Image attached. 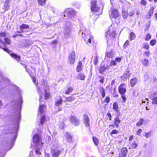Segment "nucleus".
<instances>
[{"mask_svg":"<svg viewBox=\"0 0 157 157\" xmlns=\"http://www.w3.org/2000/svg\"><path fill=\"white\" fill-rule=\"evenodd\" d=\"M121 122V120L118 117H117L115 119L114 124L117 126V127H118L119 126V124Z\"/></svg>","mask_w":157,"mask_h":157,"instance_id":"bb28decb","label":"nucleus"},{"mask_svg":"<svg viewBox=\"0 0 157 157\" xmlns=\"http://www.w3.org/2000/svg\"><path fill=\"white\" fill-rule=\"evenodd\" d=\"M99 78H100V82H101V83H103L104 80V78L102 76H100Z\"/></svg>","mask_w":157,"mask_h":157,"instance_id":"4d7b16f0","label":"nucleus"},{"mask_svg":"<svg viewBox=\"0 0 157 157\" xmlns=\"http://www.w3.org/2000/svg\"><path fill=\"white\" fill-rule=\"evenodd\" d=\"M60 153V151L59 150L56 149L52 150L51 151L52 157H58Z\"/></svg>","mask_w":157,"mask_h":157,"instance_id":"4468645a","label":"nucleus"},{"mask_svg":"<svg viewBox=\"0 0 157 157\" xmlns=\"http://www.w3.org/2000/svg\"><path fill=\"white\" fill-rule=\"evenodd\" d=\"M70 119L71 123L77 126L79 125V121L75 117L71 116L70 117Z\"/></svg>","mask_w":157,"mask_h":157,"instance_id":"9b49d317","label":"nucleus"},{"mask_svg":"<svg viewBox=\"0 0 157 157\" xmlns=\"http://www.w3.org/2000/svg\"><path fill=\"white\" fill-rule=\"evenodd\" d=\"M75 52L74 51H72L69 54L68 62L70 64H73L75 62Z\"/></svg>","mask_w":157,"mask_h":157,"instance_id":"39448f33","label":"nucleus"},{"mask_svg":"<svg viewBox=\"0 0 157 157\" xmlns=\"http://www.w3.org/2000/svg\"><path fill=\"white\" fill-rule=\"evenodd\" d=\"M151 38V36L149 34H148L147 35L146 37L145 38V40L146 41H147L149 40Z\"/></svg>","mask_w":157,"mask_h":157,"instance_id":"3c124183","label":"nucleus"},{"mask_svg":"<svg viewBox=\"0 0 157 157\" xmlns=\"http://www.w3.org/2000/svg\"><path fill=\"white\" fill-rule=\"evenodd\" d=\"M4 80H5V82H6L8 84H9V83H10V81L9 80V79L6 78H4Z\"/></svg>","mask_w":157,"mask_h":157,"instance_id":"052dcab7","label":"nucleus"},{"mask_svg":"<svg viewBox=\"0 0 157 157\" xmlns=\"http://www.w3.org/2000/svg\"><path fill=\"white\" fill-rule=\"evenodd\" d=\"M150 133L149 132H147V133H146L145 135V136L146 138H148L150 136Z\"/></svg>","mask_w":157,"mask_h":157,"instance_id":"338daca9","label":"nucleus"},{"mask_svg":"<svg viewBox=\"0 0 157 157\" xmlns=\"http://www.w3.org/2000/svg\"><path fill=\"white\" fill-rule=\"evenodd\" d=\"M152 104H157V98L155 97L152 99Z\"/></svg>","mask_w":157,"mask_h":157,"instance_id":"de8ad7c7","label":"nucleus"},{"mask_svg":"<svg viewBox=\"0 0 157 157\" xmlns=\"http://www.w3.org/2000/svg\"><path fill=\"white\" fill-rule=\"evenodd\" d=\"M75 14L76 12L74 10L71 8H69L65 11L64 16L66 15L68 17L71 18L75 16Z\"/></svg>","mask_w":157,"mask_h":157,"instance_id":"20e7f679","label":"nucleus"},{"mask_svg":"<svg viewBox=\"0 0 157 157\" xmlns=\"http://www.w3.org/2000/svg\"><path fill=\"white\" fill-rule=\"evenodd\" d=\"M138 82V79L136 78H134L131 80L130 83L132 87H133L135 84H136Z\"/></svg>","mask_w":157,"mask_h":157,"instance_id":"4be33fe9","label":"nucleus"},{"mask_svg":"<svg viewBox=\"0 0 157 157\" xmlns=\"http://www.w3.org/2000/svg\"><path fill=\"white\" fill-rule=\"evenodd\" d=\"M119 107L117 102L114 103L113 104V109L115 110H117Z\"/></svg>","mask_w":157,"mask_h":157,"instance_id":"ea45409f","label":"nucleus"},{"mask_svg":"<svg viewBox=\"0 0 157 157\" xmlns=\"http://www.w3.org/2000/svg\"><path fill=\"white\" fill-rule=\"evenodd\" d=\"M3 40L4 41V42L2 43V44H4V43H6L7 44H9L10 43V40L9 38H4L3 39Z\"/></svg>","mask_w":157,"mask_h":157,"instance_id":"2f4dec72","label":"nucleus"},{"mask_svg":"<svg viewBox=\"0 0 157 157\" xmlns=\"http://www.w3.org/2000/svg\"><path fill=\"white\" fill-rule=\"evenodd\" d=\"M37 90L38 92L39 93V94H40V88L39 87H37ZM42 95L40 94V99H39V101L40 103V105L39 108V112H40V114H41L43 113L44 111V109L45 108V105H41V99H42Z\"/></svg>","mask_w":157,"mask_h":157,"instance_id":"423d86ee","label":"nucleus"},{"mask_svg":"<svg viewBox=\"0 0 157 157\" xmlns=\"http://www.w3.org/2000/svg\"><path fill=\"white\" fill-rule=\"evenodd\" d=\"M129 44V41H128V40H127L124 44V47L126 48Z\"/></svg>","mask_w":157,"mask_h":157,"instance_id":"603ef678","label":"nucleus"},{"mask_svg":"<svg viewBox=\"0 0 157 157\" xmlns=\"http://www.w3.org/2000/svg\"><path fill=\"white\" fill-rule=\"evenodd\" d=\"M121 97L123 100V102H125L126 100V98L125 94H121Z\"/></svg>","mask_w":157,"mask_h":157,"instance_id":"49530a36","label":"nucleus"},{"mask_svg":"<svg viewBox=\"0 0 157 157\" xmlns=\"http://www.w3.org/2000/svg\"><path fill=\"white\" fill-rule=\"evenodd\" d=\"M4 51H6L9 53L10 55L13 58L16 59L17 60H19L20 59V56H17V55L12 53V52L10 51L8 48H3Z\"/></svg>","mask_w":157,"mask_h":157,"instance_id":"1a4fd4ad","label":"nucleus"},{"mask_svg":"<svg viewBox=\"0 0 157 157\" xmlns=\"http://www.w3.org/2000/svg\"><path fill=\"white\" fill-rule=\"evenodd\" d=\"M109 15L111 19L117 18L119 17L120 14L117 9H113L111 10V12L109 13Z\"/></svg>","mask_w":157,"mask_h":157,"instance_id":"0eeeda50","label":"nucleus"},{"mask_svg":"<svg viewBox=\"0 0 157 157\" xmlns=\"http://www.w3.org/2000/svg\"><path fill=\"white\" fill-rule=\"evenodd\" d=\"M71 28V23L70 21L67 22L65 27L64 32L65 37L66 38H68L70 36Z\"/></svg>","mask_w":157,"mask_h":157,"instance_id":"f03ea898","label":"nucleus"},{"mask_svg":"<svg viewBox=\"0 0 157 157\" xmlns=\"http://www.w3.org/2000/svg\"><path fill=\"white\" fill-rule=\"evenodd\" d=\"M44 92L45 93V99L46 100L48 99L50 96V94L49 93L48 89V87L44 90Z\"/></svg>","mask_w":157,"mask_h":157,"instance_id":"b1692460","label":"nucleus"},{"mask_svg":"<svg viewBox=\"0 0 157 157\" xmlns=\"http://www.w3.org/2000/svg\"><path fill=\"white\" fill-rule=\"evenodd\" d=\"M141 3L144 5H145L146 4V0H141Z\"/></svg>","mask_w":157,"mask_h":157,"instance_id":"680f3d73","label":"nucleus"},{"mask_svg":"<svg viewBox=\"0 0 157 157\" xmlns=\"http://www.w3.org/2000/svg\"><path fill=\"white\" fill-rule=\"evenodd\" d=\"M122 15L124 19L127 18L128 15V13L127 11L124 9H122Z\"/></svg>","mask_w":157,"mask_h":157,"instance_id":"aec40b11","label":"nucleus"},{"mask_svg":"<svg viewBox=\"0 0 157 157\" xmlns=\"http://www.w3.org/2000/svg\"><path fill=\"white\" fill-rule=\"evenodd\" d=\"M121 60V59L120 58H117L115 59V61L118 62H120Z\"/></svg>","mask_w":157,"mask_h":157,"instance_id":"0e129e2a","label":"nucleus"},{"mask_svg":"<svg viewBox=\"0 0 157 157\" xmlns=\"http://www.w3.org/2000/svg\"><path fill=\"white\" fill-rule=\"evenodd\" d=\"M46 117L45 115H44L41 117L40 120V124H43L44 123Z\"/></svg>","mask_w":157,"mask_h":157,"instance_id":"72a5a7b5","label":"nucleus"},{"mask_svg":"<svg viewBox=\"0 0 157 157\" xmlns=\"http://www.w3.org/2000/svg\"><path fill=\"white\" fill-rule=\"evenodd\" d=\"M149 77L148 75H145L144 76V81H147L149 80Z\"/></svg>","mask_w":157,"mask_h":157,"instance_id":"09e8293b","label":"nucleus"},{"mask_svg":"<svg viewBox=\"0 0 157 157\" xmlns=\"http://www.w3.org/2000/svg\"><path fill=\"white\" fill-rule=\"evenodd\" d=\"M73 90V89L71 87H69L65 92V94H68Z\"/></svg>","mask_w":157,"mask_h":157,"instance_id":"79ce46f5","label":"nucleus"},{"mask_svg":"<svg viewBox=\"0 0 157 157\" xmlns=\"http://www.w3.org/2000/svg\"><path fill=\"white\" fill-rule=\"evenodd\" d=\"M78 78L79 79L81 80H83L85 79V76L83 74L80 73L78 75Z\"/></svg>","mask_w":157,"mask_h":157,"instance_id":"393cba45","label":"nucleus"},{"mask_svg":"<svg viewBox=\"0 0 157 157\" xmlns=\"http://www.w3.org/2000/svg\"><path fill=\"white\" fill-rule=\"evenodd\" d=\"M137 146V144L135 141L133 142L131 145V147L132 149L136 148Z\"/></svg>","mask_w":157,"mask_h":157,"instance_id":"a19ab883","label":"nucleus"},{"mask_svg":"<svg viewBox=\"0 0 157 157\" xmlns=\"http://www.w3.org/2000/svg\"><path fill=\"white\" fill-rule=\"evenodd\" d=\"M114 55V53L112 51H107L105 54V57L108 58H111Z\"/></svg>","mask_w":157,"mask_h":157,"instance_id":"a211bd4d","label":"nucleus"},{"mask_svg":"<svg viewBox=\"0 0 157 157\" xmlns=\"http://www.w3.org/2000/svg\"><path fill=\"white\" fill-rule=\"evenodd\" d=\"M117 64L116 61L115 60L112 61L110 63L111 66H115Z\"/></svg>","mask_w":157,"mask_h":157,"instance_id":"864d4df0","label":"nucleus"},{"mask_svg":"<svg viewBox=\"0 0 157 157\" xmlns=\"http://www.w3.org/2000/svg\"><path fill=\"white\" fill-rule=\"evenodd\" d=\"M144 120L143 119H141L140 120L136 123L137 126H140L142 125L144 123Z\"/></svg>","mask_w":157,"mask_h":157,"instance_id":"4c0bfd02","label":"nucleus"},{"mask_svg":"<svg viewBox=\"0 0 157 157\" xmlns=\"http://www.w3.org/2000/svg\"><path fill=\"white\" fill-rule=\"evenodd\" d=\"M136 37V35L134 33L132 32L131 33L129 38L130 40L135 39Z\"/></svg>","mask_w":157,"mask_h":157,"instance_id":"c756f323","label":"nucleus"},{"mask_svg":"<svg viewBox=\"0 0 157 157\" xmlns=\"http://www.w3.org/2000/svg\"><path fill=\"white\" fill-rule=\"evenodd\" d=\"M134 13L133 11H132L129 13V15L130 16H132L134 14Z\"/></svg>","mask_w":157,"mask_h":157,"instance_id":"e2e57ef3","label":"nucleus"},{"mask_svg":"<svg viewBox=\"0 0 157 157\" xmlns=\"http://www.w3.org/2000/svg\"><path fill=\"white\" fill-rule=\"evenodd\" d=\"M142 130L141 129H140L137 132L136 134L138 135H140L141 132H142Z\"/></svg>","mask_w":157,"mask_h":157,"instance_id":"bf43d9fd","label":"nucleus"},{"mask_svg":"<svg viewBox=\"0 0 157 157\" xmlns=\"http://www.w3.org/2000/svg\"><path fill=\"white\" fill-rule=\"evenodd\" d=\"M22 102V97L20 94L19 101H15V104L13 106L14 110L15 113V120L17 123H18L20 120V110Z\"/></svg>","mask_w":157,"mask_h":157,"instance_id":"f257e3e1","label":"nucleus"},{"mask_svg":"<svg viewBox=\"0 0 157 157\" xmlns=\"http://www.w3.org/2000/svg\"><path fill=\"white\" fill-rule=\"evenodd\" d=\"M96 0H92L91 2V10L94 12H97L99 10V8L98 7L96 4Z\"/></svg>","mask_w":157,"mask_h":157,"instance_id":"6e6552de","label":"nucleus"},{"mask_svg":"<svg viewBox=\"0 0 157 157\" xmlns=\"http://www.w3.org/2000/svg\"><path fill=\"white\" fill-rule=\"evenodd\" d=\"M130 75V73L129 70H126L124 72L123 75L121 77V78L124 80H126L127 78H129Z\"/></svg>","mask_w":157,"mask_h":157,"instance_id":"dca6fc26","label":"nucleus"},{"mask_svg":"<svg viewBox=\"0 0 157 157\" xmlns=\"http://www.w3.org/2000/svg\"><path fill=\"white\" fill-rule=\"evenodd\" d=\"M148 99L147 98H146L145 99V101H144V100H142V103H145L146 102H147V103H148Z\"/></svg>","mask_w":157,"mask_h":157,"instance_id":"69168bd1","label":"nucleus"},{"mask_svg":"<svg viewBox=\"0 0 157 157\" xmlns=\"http://www.w3.org/2000/svg\"><path fill=\"white\" fill-rule=\"evenodd\" d=\"M117 131L116 130H113L111 132V134H117Z\"/></svg>","mask_w":157,"mask_h":157,"instance_id":"13d9d810","label":"nucleus"},{"mask_svg":"<svg viewBox=\"0 0 157 157\" xmlns=\"http://www.w3.org/2000/svg\"><path fill=\"white\" fill-rule=\"evenodd\" d=\"M93 140L95 145L97 146L99 144V140L96 137L94 136L93 138Z\"/></svg>","mask_w":157,"mask_h":157,"instance_id":"7c9ffc66","label":"nucleus"},{"mask_svg":"<svg viewBox=\"0 0 157 157\" xmlns=\"http://www.w3.org/2000/svg\"><path fill=\"white\" fill-rule=\"evenodd\" d=\"M149 63L148 61L146 59H145L142 62V64L145 66H147Z\"/></svg>","mask_w":157,"mask_h":157,"instance_id":"e433bc0d","label":"nucleus"},{"mask_svg":"<svg viewBox=\"0 0 157 157\" xmlns=\"http://www.w3.org/2000/svg\"><path fill=\"white\" fill-rule=\"evenodd\" d=\"M84 123L86 126L89 127L90 125V119L86 114H84L83 116Z\"/></svg>","mask_w":157,"mask_h":157,"instance_id":"ddd939ff","label":"nucleus"},{"mask_svg":"<svg viewBox=\"0 0 157 157\" xmlns=\"http://www.w3.org/2000/svg\"><path fill=\"white\" fill-rule=\"evenodd\" d=\"M94 62L95 65H96L98 63V56H95L94 57Z\"/></svg>","mask_w":157,"mask_h":157,"instance_id":"a18cd8bd","label":"nucleus"},{"mask_svg":"<svg viewBox=\"0 0 157 157\" xmlns=\"http://www.w3.org/2000/svg\"><path fill=\"white\" fill-rule=\"evenodd\" d=\"M105 66L104 65L101 66L100 67L99 70V72L101 74H103L105 71Z\"/></svg>","mask_w":157,"mask_h":157,"instance_id":"cd10ccee","label":"nucleus"},{"mask_svg":"<svg viewBox=\"0 0 157 157\" xmlns=\"http://www.w3.org/2000/svg\"><path fill=\"white\" fill-rule=\"evenodd\" d=\"M20 28L21 29H28L29 28V26L27 25L22 24L20 26Z\"/></svg>","mask_w":157,"mask_h":157,"instance_id":"c85d7f7f","label":"nucleus"},{"mask_svg":"<svg viewBox=\"0 0 157 157\" xmlns=\"http://www.w3.org/2000/svg\"><path fill=\"white\" fill-rule=\"evenodd\" d=\"M9 7L10 5L8 3L6 2H5L4 6V8L5 10H8Z\"/></svg>","mask_w":157,"mask_h":157,"instance_id":"f704fd0d","label":"nucleus"},{"mask_svg":"<svg viewBox=\"0 0 157 157\" xmlns=\"http://www.w3.org/2000/svg\"><path fill=\"white\" fill-rule=\"evenodd\" d=\"M110 101V98L109 97H107L105 98L104 100V102H106L107 103H108Z\"/></svg>","mask_w":157,"mask_h":157,"instance_id":"8fccbe9b","label":"nucleus"},{"mask_svg":"<svg viewBox=\"0 0 157 157\" xmlns=\"http://www.w3.org/2000/svg\"><path fill=\"white\" fill-rule=\"evenodd\" d=\"M82 69V62L79 61L78 64L76 67V71L77 72H79L81 71Z\"/></svg>","mask_w":157,"mask_h":157,"instance_id":"6ab92c4d","label":"nucleus"},{"mask_svg":"<svg viewBox=\"0 0 157 157\" xmlns=\"http://www.w3.org/2000/svg\"><path fill=\"white\" fill-rule=\"evenodd\" d=\"M34 142L36 144V145H39L40 147H42L43 143L41 142V138L37 134H36L33 137Z\"/></svg>","mask_w":157,"mask_h":157,"instance_id":"7ed1b4c3","label":"nucleus"},{"mask_svg":"<svg viewBox=\"0 0 157 157\" xmlns=\"http://www.w3.org/2000/svg\"><path fill=\"white\" fill-rule=\"evenodd\" d=\"M143 48L146 49L148 50L149 48V45L147 43H144L143 44Z\"/></svg>","mask_w":157,"mask_h":157,"instance_id":"c03bdc74","label":"nucleus"},{"mask_svg":"<svg viewBox=\"0 0 157 157\" xmlns=\"http://www.w3.org/2000/svg\"><path fill=\"white\" fill-rule=\"evenodd\" d=\"M153 10L154 8L153 7H151L148 12V13L150 16H151L152 15Z\"/></svg>","mask_w":157,"mask_h":157,"instance_id":"37998d69","label":"nucleus"},{"mask_svg":"<svg viewBox=\"0 0 157 157\" xmlns=\"http://www.w3.org/2000/svg\"><path fill=\"white\" fill-rule=\"evenodd\" d=\"M116 35L115 32L113 31L111 32L110 31H109L106 33V37L107 38V42H108V40H110L112 38H113Z\"/></svg>","mask_w":157,"mask_h":157,"instance_id":"f8f14e48","label":"nucleus"},{"mask_svg":"<svg viewBox=\"0 0 157 157\" xmlns=\"http://www.w3.org/2000/svg\"><path fill=\"white\" fill-rule=\"evenodd\" d=\"M90 16H91V17H92V18L93 19H94V17H95V18H97L98 17V15H97L95 13H93L92 15Z\"/></svg>","mask_w":157,"mask_h":157,"instance_id":"6e6d98bb","label":"nucleus"},{"mask_svg":"<svg viewBox=\"0 0 157 157\" xmlns=\"http://www.w3.org/2000/svg\"><path fill=\"white\" fill-rule=\"evenodd\" d=\"M119 93L121 94H125L126 92V86L124 84H122L118 88Z\"/></svg>","mask_w":157,"mask_h":157,"instance_id":"9d476101","label":"nucleus"},{"mask_svg":"<svg viewBox=\"0 0 157 157\" xmlns=\"http://www.w3.org/2000/svg\"><path fill=\"white\" fill-rule=\"evenodd\" d=\"M6 36V34L5 32H2L0 33V41L2 43L4 42L3 39L4 37Z\"/></svg>","mask_w":157,"mask_h":157,"instance_id":"412c9836","label":"nucleus"},{"mask_svg":"<svg viewBox=\"0 0 157 157\" xmlns=\"http://www.w3.org/2000/svg\"><path fill=\"white\" fill-rule=\"evenodd\" d=\"M65 135L67 141L69 142H71L72 140V137L70 133L68 132H66Z\"/></svg>","mask_w":157,"mask_h":157,"instance_id":"5701e85b","label":"nucleus"},{"mask_svg":"<svg viewBox=\"0 0 157 157\" xmlns=\"http://www.w3.org/2000/svg\"><path fill=\"white\" fill-rule=\"evenodd\" d=\"M52 43L53 44H56L57 43V41L56 40H54L52 41Z\"/></svg>","mask_w":157,"mask_h":157,"instance_id":"774afa93","label":"nucleus"},{"mask_svg":"<svg viewBox=\"0 0 157 157\" xmlns=\"http://www.w3.org/2000/svg\"><path fill=\"white\" fill-rule=\"evenodd\" d=\"M65 99H66V101H69L74 100L75 99V98L73 97L70 96L68 98H66Z\"/></svg>","mask_w":157,"mask_h":157,"instance_id":"58836bf2","label":"nucleus"},{"mask_svg":"<svg viewBox=\"0 0 157 157\" xmlns=\"http://www.w3.org/2000/svg\"><path fill=\"white\" fill-rule=\"evenodd\" d=\"M156 43V41L155 40H153L151 41L150 44L152 46H154Z\"/></svg>","mask_w":157,"mask_h":157,"instance_id":"5fc2aeb1","label":"nucleus"},{"mask_svg":"<svg viewBox=\"0 0 157 157\" xmlns=\"http://www.w3.org/2000/svg\"><path fill=\"white\" fill-rule=\"evenodd\" d=\"M36 146L37 147L35 149V152L36 154L40 155L41 154V153L40 152V149L42 147H39V145H36Z\"/></svg>","mask_w":157,"mask_h":157,"instance_id":"c9c22d12","label":"nucleus"},{"mask_svg":"<svg viewBox=\"0 0 157 157\" xmlns=\"http://www.w3.org/2000/svg\"><path fill=\"white\" fill-rule=\"evenodd\" d=\"M127 151L128 150L126 147L123 148L119 154V157H125Z\"/></svg>","mask_w":157,"mask_h":157,"instance_id":"2eb2a0df","label":"nucleus"},{"mask_svg":"<svg viewBox=\"0 0 157 157\" xmlns=\"http://www.w3.org/2000/svg\"><path fill=\"white\" fill-rule=\"evenodd\" d=\"M100 93L102 95V96L103 98L105 96V91L104 88L101 87L100 88Z\"/></svg>","mask_w":157,"mask_h":157,"instance_id":"a878e982","label":"nucleus"},{"mask_svg":"<svg viewBox=\"0 0 157 157\" xmlns=\"http://www.w3.org/2000/svg\"><path fill=\"white\" fill-rule=\"evenodd\" d=\"M63 100L61 97H59V98L56 99L55 101V105L56 107L61 106L62 104Z\"/></svg>","mask_w":157,"mask_h":157,"instance_id":"f3484780","label":"nucleus"},{"mask_svg":"<svg viewBox=\"0 0 157 157\" xmlns=\"http://www.w3.org/2000/svg\"><path fill=\"white\" fill-rule=\"evenodd\" d=\"M38 4L41 6H43L45 3L46 0H38Z\"/></svg>","mask_w":157,"mask_h":157,"instance_id":"473e14b6","label":"nucleus"}]
</instances>
